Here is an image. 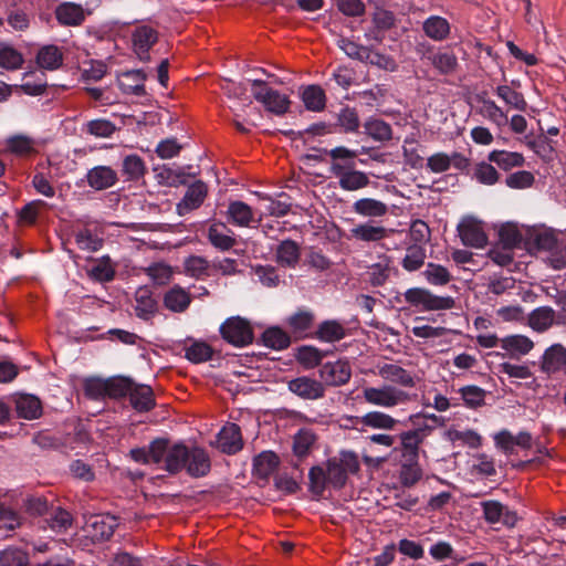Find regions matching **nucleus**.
<instances>
[{
    "label": "nucleus",
    "instance_id": "f3484780",
    "mask_svg": "<svg viewBox=\"0 0 566 566\" xmlns=\"http://www.w3.org/2000/svg\"><path fill=\"white\" fill-rule=\"evenodd\" d=\"M566 347L559 343L545 349L541 358V369L547 375L565 373Z\"/></svg>",
    "mask_w": 566,
    "mask_h": 566
},
{
    "label": "nucleus",
    "instance_id": "9d476101",
    "mask_svg": "<svg viewBox=\"0 0 566 566\" xmlns=\"http://www.w3.org/2000/svg\"><path fill=\"white\" fill-rule=\"evenodd\" d=\"M169 451V443L167 439L154 440L148 449L137 448L130 450V457L134 461L148 464V463H160L167 464V454Z\"/></svg>",
    "mask_w": 566,
    "mask_h": 566
},
{
    "label": "nucleus",
    "instance_id": "ddd939ff",
    "mask_svg": "<svg viewBox=\"0 0 566 566\" xmlns=\"http://www.w3.org/2000/svg\"><path fill=\"white\" fill-rule=\"evenodd\" d=\"M458 232L461 242L467 247L481 249L488 243V235L481 223L473 218L463 219L458 224Z\"/></svg>",
    "mask_w": 566,
    "mask_h": 566
},
{
    "label": "nucleus",
    "instance_id": "6e6552de",
    "mask_svg": "<svg viewBox=\"0 0 566 566\" xmlns=\"http://www.w3.org/2000/svg\"><path fill=\"white\" fill-rule=\"evenodd\" d=\"M318 374L323 385L340 387L350 380L352 366L347 359L340 358L335 361H327L323 364Z\"/></svg>",
    "mask_w": 566,
    "mask_h": 566
},
{
    "label": "nucleus",
    "instance_id": "49530a36",
    "mask_svg": "<svg viewBox=\"0 0 566 566\" xmlns=\"http://www.w3.org/2000/svg\"><path fill=\"white\" fill-rule=\"evenodd\" d=\"M531 250L552 252L557 247V238L549 229L536 230L528 239Z\"/></svg>",
    "mask_w": 566,
    "mask_h": 566
},
{
    "label": "nucleus",
    "instance_id": "7c9ffc66",
    "mask_svg": "<svg viewBox=\"0 0 566 566\" xmlns=\"http://www.w3.org/2000/svg\"><path fill=\"white\" fill-rule=\"evenodd\" d=\"M62 50L53 44L42 46L36 54V63L41 69L54 71L63 64Z\"/></svg>",
    "mask_w": 566,
    "mask_h": 566
},
{
    "label": "nucleus",
    "instance_id": "5701e85b",
    "mask_svg": "<svg viewBox=\"0 0 566 566\" xmlns=\"http://www.w3.org/2000/svg\"><path fill=\"white\" fill-rule=\"evenodd\" d=\"M226 216L229 223L241 228H249L255 221L253 209L240 200L229 203Z\"/></svg>",
    "mask_w": 566,
    "mask_h": 566
},
{
    "label": "nucleus",
    "instance_id": "37998d69",
    "mask_svg": "<svg viewBox=\"0 0 566 566\" xmlns=\"http://www.w3.org/2000/svg\"><path fill=\"white\" fill-rule=\"evenodd\" d=\"M423 31L427 36L434 41H442L450 33V24L447 19L439 15H431L423 22Z\"/></svg>",
    "mask_w": 566,
    "mask_h": 566
},
{
    "label": "nucleus",
    "instance_id": "9b49d317",
    "mask_svg": "<svg viewBox=\"0 0 566 566\" xmlns=\"http://www.w3.org/2000/svg\"><path fill=\"white\" fill-rule=\"evenodd\" d=\"M158 41V32L150 25H138L132 33L133 50L140 61H149V50Z\"/></svg>",
    "mask_w": 566,
    "mask_h": 566
},
{
    "label": "nucleus",
    "instance_id": "20e7f679",
    "mask_svg": "<svg viewBox=\"0 0 566 566\" xmlns=\"http://www.w3.org/2000/svg\"><path fill=\"white\" fill-rule=\"evenodd\" d=\"M252 94L256 102L261 103L265 111L282 116L289 112L291 101L287 95L270 87L262 80H252Z\"/></svg>",
    "mask_w": 566,
    "mask_h": 566
},
{
    "label": "nucleus",
    "instance_id": "79ce46f5",
    "mask_svg": "<svg viewBox=\"0 0 566 566\" xmlns=\"http://www.w3.org/2000/svg\"><path fill=\"white\" fill-rule=\"evenodd\" d=\"M15 410L19 417L36 419L42 412L41 401L32 395H22L15 400Z\"/></svg>",
    "mask_w": 566,
    "mask_h": 566
},
{
    "label": "nucleus",
    "instance_id": "e433bc0d",
    "mask_svg": "<svg viewBox=\"0 0 566 566\" xmlns=\"http://www.w3.org/2000/svg\"><path fill=\"white\" fill-rule=\"evenodd\" d=\"M423 475L419 460H401L399 469V482L405 488H411L417 484Z\"/></svg>",
    "mask_w": 566,
    "mask_h": 566
},
{
    "label": "nucleus",
    "instance_id": "2f4dec72",
    "mask_svg": "<svg viewBox=\"0 0 566 566\" xmlns=\"http://www.w3.org/2000/svg\"><path fill=\"white\" fill-rule=\"evenodd\" d=\"M501 347L511 356L520 357L528 354L534 343L524 335H510L501 339Z\"/></svg>",
    "mask_w": 566,
    "mask_h": 566
},
{
    "label": "nucleus",
    "instance_id": "e2e57ef3",
    "mask_svg": "<svg viewBox=\"0 0 566 566\" xmlns=\"http://www.w3.org/2000/svg\"><path fill=\"white\" fill-rule=\"evenodd\" d=\"M326 353L314 346H302L296 355L297 361L306 368L321 365Z\"/></svg>",
    "mask_w": 566,
    "mask_h": 566
},
{
    "label": "nucleus",
    "instance_id": "c03bdc74",
    "mask_svg": "<svg viewBox=\"0 0 566 566\" xmlns=\"http://www.w3.org/2000/svg\"><path fill=\"white\" fill-rule=\"evenodd\" d=\"M495 95L501 98L509 107L525 112L527 109V102L521 92L513 90L509 85H499L494 90Z\"/></svg>",
    "mask_w": 566,
    "mask_h": 566
},
{
    "label": "nucleus",
    "instance_id": "2eb2a0df",
    "mask_svg": "<svg viewBox=\"0 0 566 566\" xmlns=\"http://www.w3.org/2000/svg\"><path fill=\"white\" fill-rule=\"evenodd\" d=\"M422 59L428 60L431 65L442 75L453 74L458 66L457 55L449 49H427L422 53Z\"/></svg>",
    "mask_w": 566,
    "mask_h": 566
},
{
    "label": "nucleus",
    "instance_id": "c9c22d12",
    "mask_svg": "<svg viewBox=\"0 0 566 566\" xmlns=\"http://www.w3.org/2000/svg\"><path fill=\"white\" fill-rule=\"evenodd\" d=\"M7 151L15 156H29L36 151V142L34 138L18 134L9 137L6 140Z\"/></svg>",
    "mask_w": 566,
    "mask_h": 566
},
{
    "label": "nucleus",
    "instance_id": "39448f33",
    "mask_svg": "<svg viewBox=\"0 0 566 566\" xmlns=\"http://www.w3.org/2000/svg\"><path fill=\"white\" fill-rule=\"evenodd\" d=\"M405 301L421 311H444L455 305L452 296H439L424 287H411L403 293Z\"/></svg>",
    "mask_w": 566,
    "mask_h": 566
},
{
    "label": "nucleus",
    "instance_id": "13d9d810",
    "mask_svg": "<svg viewBox=\"0 0 566 566\" xmlns=\"http://www.w3.org/2000/svg\"><path fill=\"white\" fill-rule=\"evenodd\" d=\"M135 382L127 377H114L106 379L107 397L122 398L132 394Z\"/></svg>",
    "mask_w": 566,
    "mask_h": 566
},
{
    "label": "nucleus",
    "instance_id": "c756f323",
    "mask_svg": "<svg viewBox=\"0 0 566 566\" xmlns=\"http://www.w3.org/2000/svg\"><path fill=\"white\" fill-rule=\"evenodd\" d=\"M347 335L346 327L336 319L323 321L315 332L316 338L325 343H335L345 338Z\"/></svg>",
    "mask_w": 566,
    "mask_h": 566
},
{
    "label": "nucleus",
    "instance_id": "864d4df0",
    "mask_svg": "<svg viewBox=\"0 0 566 566\" xmlns=\"http://www.w3.org/2000/svg\"><path fill=\"white\" fill-rule=\"evenodd\" d=\"M45 521L52 531L64 533L72 526L73 517L70 512L61 507H54Z\"/></svg>",
    "mask_w": 566,
    "mask_h": 566
},
{
    "label": "nucleus",
    "instance_id": "58836bf2",
    "mask_svg": "<svg viewBox=\"0 0 566 566\" xmlns=\"http://www.w3.org/2000/svg\"><path fill=\"white\" fill-rule=\"evenodd\" d=\"M280 459L272 451H263L253 459V472L262 479H266L279 467Z\"/></svg>",
    "mask_w": 566,
    "mask_h": 566
},
{
    "label": "nucleus",
    "instance_id": "5fc2aeb1",
    "mask_svg": "<svg viewBox=\"0 0 566 566\" xmlns=\"http://www.w3.org/2000/svg\"><path fill=\"white\" fill-rule=\"evenodd\" d=\"M472 178L479 184L493 186L499 181L500 174L490 161H480L473 168Z\"/></svg>",
    "mask_w": 566,
    "mask_h": 566
},
{
    "label": "nucleus",
    "instance_id": "412c9836",
    "mask_svg": "<svg viewBox=\"0 0 566 566\" xmlns=\"http://www.w3.org/2000/svg\"><path fill=\"white\" fill-rule=\"evenodd\" d=\"M208 240L212 247L220 251H229L237 243L232 230L223 222H213L210 224L208 228Z\"/></svg>",
    "mask_w": 566,
    "mask_h": 566
},
{
    "label": "nucleus",
    "instance_id": "6ab92c4d",
    "mask_svg": "<svg viewBox=\"0 0 566 566\" xmlns=\"http://www.w3.org/2000/svg\"><path fill=\"white\" fill-rule=\"evenodd\" d=\"M146 74L142 70H130L118 75V86L124 94L143 96L145 91Z\"/></svg>",
    "mask_w": 566,
    "mask_h": 566
},
{
    "label": "nucleus",
    "instance_id": "052dcab7",
    "mask_svg": "<svg viewBox=\"0 0 566 566\" xmlns=\"http://www.w3.org/2000/svg\"><path fill=\"white\" fill-rule=\"evenodd\" d=\"M459 394L464 405L470 409H476L485 403V390L478 386L469 385L461 387Z\"/></svg>",
    "mask_w": 566,
    "mask_h": 566
},
{
    "label": "nucleus",
    "instance_id": "cd10ccee",
    "mask_svg": "<svg viewBox=\"0 0 566 566\" xmlns=\"http://www.w3.org/2000/svg\"><path fill=\"white\" fill-rule=\"evenodd\" d=\"M300 256V245L291 239L283 240L275 250L276 262L284 268H295Z\"/></svg>",
    "mask_w": 566,
    "mask_h": 566
},
{
    "label": "nucleus",
    "instance_id": "0eeeda50",
    "mask_svg": "<svg viewBox=\"0 0 566 566\" xmlns=\"http://www.w3.org/2000/svg\"><path fill=\"white\" fill-rule=\"evenodd\" d=\"M117 518L108 514H95L86 518L83 531L93 543L109 539L117 527Z\"/></svg>",
    "mask_w": 566,
    "mask_h": 566
},
{
    "label": "nucleus",
    "instance_id": "c85d7f7f",
    "mask_svg": "<svg viewBox=\"0 0 566 566\" xmlns=\"http://www.w3.org/2000/svg\"><path fill=\"white\" fill-rule=\"evenodd\" d=\"M130 405L139 412H146L155 407L154 391L150 386L135 384L129 397Z\"/></svg>",
    "mask_w": 566,
    "mask_h": 566
},
{
    "label": "nucleus",
    "instance_id": "8fccbe9b",
    "mask_svg": "<svg viewBox=\"0 0 566 566\" xmlns=\"http://www.w3.org/2000/svg\"><path fill=\"white\" fill-rule=\"evenodd\" d=\"M365 133L377 142H387L392 137L391 126L382 119L369 118L364 124Z\"/></svg>",
    "mask_w": 566,
    "mask_h": 566
},
{
    "label": "nucleus",
    "instance_id": "b1692460",
    "mask_svg": "<svg viewBox=\"0 0 566 566\" xmlns=\"http://www.w3.org/2000/svg\"><path fill=\"white\" fill-rule=\"evenodd\" d=\"M55 18L62 25L75 27L83 23L85 20V12L81 4L63 2L56 7Z\"/></svg>",
    "mask_w": 566,
    "mask_h": 566
},
{
    "label": "nucleus",
    "instance_id": "4d7b16f0",
    "mask_svg": "<svg viewBox=\"0 0 566 566\" xmlns=\"http://www.w3.org/2000/svg\"><path fill=\"white\" fill-rule=\"evenodd\" d=\"M144 272L149 276L156 285H166L172 279V268L164 262L153 263L144 269Z\"/></svg>",
    "mask_w": 566,
    "mask_h": 566
},
{
    "label": "nucleus",
    "instance_id": "dca6fc26",
    "mask_svg": "<svg viewBox=\"0 0 566 566\" xmlns=\"http://www.w3.org/2000/svg\"><path fill=\"white\" fill-rule=\"evenodd\" d=\"M481 506L484 518L490 524L502 523L506 526H514L517 521L516 513L510 511L499 501H484L481 503Z\"/></svg>",
    "mask_w": 566,
    "mask_h": 566
},
{
    "label": "nucleus",
    "instance_id": "393cba45",
    "mask_svg": "<svg viewBox=\"0 0 566 566\" xmlns=\"http://www.w3.org/2000/svg\"><path fill=\"white\" fill-rule=\"evenodd\" d=\"M481 105L478 108V114L488 119L497 127H503L507 124V113L503 111L493 99L479 96Z\"/></svg>",
    "mask_w": 566,
    "mask_h": 566
},
{
    "label": "nucleus",
    "instance_id": "bb28decb",
    "mask_svg": "<svg viewBox=\"0 0 566 566\" xmlns=\"http://www.w3.org/2000/svg\"><path fill=\"white\" fill-rule=\"evenodd\" d=\"M191 303L190 293L179 285L172 286L164 295V305L171 312L182 313Z\"/></svg>",
    "mask_w": 566,
    "mask_h": 566
},
{
    "label": "nucleus",
    "instance_id": "69168bd1",
    "mask_svg": "<svg viewBox=\"0 0 566 566\" xmlns=\"http://www.w3.org/2000/svg\"><path fill=\"white\" fill-rule=\"evenodd\" d=\"M426 260V251L419 245H411L407 249L402 259V268L409 272L419 270Z\"/></svg>",
    "mask_w": 566,
    "mask_h": 566
},
{
    "label": "nucleus",
    "instance_id": "774afa93",
    "mask_svg": "<svg viewBox=\"0 0 566 566\" xmlns=\"http://www.w3.org/2000/svg\"><path fill=\"white\" fill-rule=\"evenodd\" d=\"M28 555L20 548L9 547L0 553V566H27Z\"/></svg>",
    "mask_w": 566,
    "mask_h": 566
},
{
    "label": "nucleus",
    "instance_id": "f257e3e1",
    "mask_svg": "<svg viewBox=\"0 0 566 566\" xmlns=\"http://www.w3.org/2000/svg\"><path fill=\"white\" fill-rule=\"evenodd\" d=\"M377 375L387 384L378 387H364L361 396L365 402L392 409L411 401V395L405 389H412L417 385L416 375L398 363H379Z\"/></svg>",
    "mask_w": 566,
    "mask_h": 566
},
{
    "label": "nucleus",
    "instance_id": "6e6d98bb",
    "mask_svg": "<svg viewBox=\"0 0 566 566\" xmlns=\"http://www.w3.org/2000/svg\"><path fill=\"white\" fill-rule=\"evenodd\" d=\"M116 129L114 123L104 118L92 119L83 126V132L97 138H108Z\"/></svg>",
    "mask_w": 566,
    "mask_h": 566
},
{
    "label": "nucleus",
    "instance_id": "a19ab883",
    "mask_svg": "<svg viewBox=\"0 0 566 566\" xmlns=\"http://www.w3.org/2000/svg\"><path fill=\"white\" fill-rule=\"evenodd\" d=\"M301 96L305 108L311 112H322L326 106V95L319 85L306 86Z\"/></svg>",
    "mask_w": 566,
    "mask_h": 566
},
{
    "label": "nucleus",
    "instance_id": "4be33fe9",
    "mask_svg": "<svg viewBox=\"0 0 566 566\" xmlns=\"http://www.w3.org/2000/svg\"><path fill=\"white\" fill-rule=\"evenodd\" d=\"M207 186L198 180L188 187L182 200L177 205L179 214H185L201 206L207 196Z\"/></svg>",
    "mask_w": 566,
    "mask_h": 566
},
{
    "label": "nucleus",
    "instance_id": "473e14b6",
    "mask_svg": "<svg viewBox=\"0 0 566 566\" xmlns=\"http://www.w3.org/2000/svg\"><path fill=\"white\" fill-rule=\"evenodd\" d=\"M135 313L142 319H149L157 311V302L147 287H139L135 296Z\"/></svg>",
    "mask_w": 566,
    "mask_h": 566
},
{
    "label": "nucleus",
    "instance_id": "4c0bfd02",
    "mask_svg": "<svg viewBox=\"0 0 566 566\" xmlns=\"http://www.w3.org/2000/svg\"><path fill=\"white\" fill-rule=\"evenodd\" d=\"M490 163L496 164L503 170H510L524 165V156L516 151L492 150L488 155Z\"/></svg>",
    "mask_w": 566,
    "mask_h": 566
},
{
    "label": "nucleus",
    "instance_id": "de8ad7c7",
    "mask_svg": "<svg viewBox=\"0 0 566 566\" xmlns=\"http://www.w3.org/2000/svg\"><path fill=\"white\" fill-rule=\"evenodd\" d=\"M261 339L264 346L275 350L285 349L291 344V338L287 333L277 326L265 329Z\"/></svg>",
    "mask_w": 566,
    "mask_h": 566
},
{
    "label": "nucleus",
    "instance_id": "a878e982",
    "mask_svg": "<svg viewBox=\"0 0 566 566\" xmlns=\"http://www.w3.org/2000/svg\"><path fill=\"white\" fill-rule=\"evenodd\" d=\"M391 230L370 222L358 224L350 229V238L363 242H378L386 239Z\"/></svg>",
    "mask_w": 566,
    "mask_h": 566
},
{
    "label": "nucleus",
    "instance_id": "680f3d73",
    "mask_svg": "<svg viewBox=\"0 0 566 566\" xmlns=\"http://www.w3.org/2000/svg\"><path fill=\"white\" fill-rule=\"evenodd\" d=\"M185 273L195 279L208 276L209 262L203 256L190 255L184 262Z\"/></svg>",
    "mask_w": 566,
    "mask_h": 566
},
{
    "label": "nucleus",
    "instance_id": "7ed1b4c3",
    "mask_svg": "<svg viewBox=\"0 0 566 566\" xmlns=\"http://www.w3.org/2000/svg\"><path fill=\"white\" fill-rule=\"evenodd\" d=\"M164 468L170 474H177L186 470L190 476L201 478L210 472L211 461L205 449L200 447L189 448L185 443L178 442L169 446L167 464Z\"/></svg>",
    "mask_w": 566,
    "mask_h": 566
},
{
    "label": "nucleus",
    "instance_id": "72a5a7b5",
    "mask_svg": "<svg viewBox=\"0 0 566 566\" xmlns=\"http://www.w3.org/2000/svg\"><path fill=\"white\" fill-rule=\"evenodd\" d=\"M357 422L371 429L394 430L399 421L382 411H369L360 417Z\"/></svg>",
    "mask_w": 566,
    "mask_h": 566
},
{
    "label": "nucleus",
    "instance_id": "bf43d9fd",
    "mask_svg": "<svg viewBox=\"0 0 566 566\" xmlns=\"http://www.w3.org/2000/svg\"><path fill=\"white\" fill-rule=\"evenodd\" d=\"M185 350V357L193 364L205 363L211 359L213 354V350L209 344L199 340L191 343L186 347Z\"/></svg>",
    "mask_w": 566,
    "mask_h": 566
},
{
    "label": "nucleus",
    "instance_id": "f03ea898",
    "mask_svg": "<svg viewBox=\"0 0 566 566\" xmlns=\"http://www.w3.org/2000/svg\"><path fill=\"white\" fill-rule=\"evenodd\" d=\"M360 470L358 455L354 451L343 450L338 457L329 458L325 468L314 465L308 472V490L315 496H322L326 486L339 490L345 486L348 474H357Z\"/></svg>",
    "mask_w": 566,
    "mask_h": 566
},
{
    "label": "nucleus",
    "instance_id": "a211bd4d",
    "mask_svg": "<svg viewBox=\"0 0 566 566\" xmlns=\"http://www.w3.org/2000/svg\"><path fill=\"white\" fill-rule=\"evenodd\" d=\"M220 450L227 454H234L243 448L241 429L237 423L226 424L218 434Z\"/></svg>",
    "mask_w": 566,
    "mask_h": 566
},
{
    "label": "nucleus",
    "instance_id": "a18cd8bd",
    "mask_svg": "<svg viewBox=\"0 0 566 566\" xmlns=\"http://www.w3.org/2000/svg\"><path fill=\"white\" fill-rule=\"evenodd\" d=\"M555 312L549 306L537 307L528 316V325L536 332L547 331L554 323Z\"/></svg>",
    "mask_w": 566,
    "mask_h": 566
},
{
    "label": "nucleus",
    "instance_id": "4468645a",
    "mask_svg": "<svg viewBox=\"0 0 566 566\" xmlns=\"http://www.w3.org/2000/svg\"><path fill=\"white\" fill-rule=\"evenodd\" d=\"M332 175L338 178L339 187L346 191H356L366 188L370 180L366 172L356 170L355 168L345 169L335 165L332 168Z\"/></svg>",
    "mask_w": 566,
    "mask_h": 566
},
{
    "label": "nucleus",
    "instance_id": "338daca9",
    "mask_svg": "<svg viewBox=\"0 0 566 566\" xmlns=\"http://www.w3.org/2000/svg\"><path fill=\"white\" fill-rule=\"evenodd\" d=\"M24 59L22 54L12 46L0 48V67L6 70H18L22 66Z\"/></svg>",
    "mask_w": 566,
    "mask_h": 566
},
{
    "label": "nucleus",
    "instance_id": "f8f14e48",
    "mask_svg": "<svg viewBox=\"0 0 566 566\" xmlns=\"http://www.w3.org/2000/svg\"><path fill=\"white\" fill-rule=\"evenodd\" d=\"M287 388L291 392L304 400H317L324 397V385L308 376H301L291 379L287 382Z\"/></svg>",
    "mask_w": 566,
    "mask_h": 566
},
{
    "label": "nucleus",
    "instance_id": "0e129e2a",
    "mask_svg": "<svg viewBox=\"0 0 566 566\" xmlns=\"http://www.w3.org/2000/svg\"><path fill=\"white\" fill-rule=\"evenodd\" d=\"M314 314L311 311L300 310L287 318V325L295 334H301L311 328Z\"/></svg>",
    "mask_w": 566,
    "mask_h": 566
},
{
    "label": "nucleus",
    "instance_id": "f704fd0d",
    "mask_svg": "<svg viewBox=\"0 0 566 566\" xmlns=\"http://www.w3.org/2000/svg\"><path fill=\"white\" fill-rule=\"evenodd\" d=\"M353 210L355 213L363 217L378 218L387 213L388 207L380 200L374 198H361L354 202Z\"/></svg>",
    "mask_w": 566,
    "mask_h": 566
},
{
    "label": "nucleus",
    "instance_id": "aec40b11",
    "mask_svg": "<svg viewBox=\"0 0 566 566\" xmlns=\"http://www.w3.org/2000/svg\"><path fill=\"white\" fill-rule=\"evenodd\" d=\"M117 172L109 166H96L86 174L87 185L94 190H105L117 182Z\"/></svg>",
    "mask_w": 566,
    "mask_h": 566
},
{
    "label": "nucleus",
    "instance_id": "1a4fd4ad",
    "mask_svg": "<svg viewBox=\"0 0 566 566\" xmlns=\"http://www.w3.org/2000/svg\"><path fill=\"white\" fill-rule=\"evenodd\" d=\"M431 429V427L424 426L400 433L401 460H419L420 446Z\"/></svg>",
    "mask_w": 566,
    "mask_h": 566
},
{
    "label": "nucleus",
    "instance_id": "09e8293b",
    "mask_svg": "<svg viewBox=\"0 0 566 566\" xmlns=\"http://www.w3.org/2000/svg\"><path fill=\"white\" fill-rule=\"evenodd\" d=\"M316 442V434L307 428L300 429L293 440V451L298 458L306 457L314 443Z\"/></svg>",
    "mask_w": 566,
    "mask_h": 566
},
{
    "label": "nucleus",
    "instance_id": "3c124183",
    "mask_svg": "<svg viewBox=\"0 0 566 566\" xmlns=\"http://www.w3.org/2000/svg\"><path fill=\"white\" fill-rule=\"evenodd\" d=\"M122 171L126 176V180L135 181L144 177L146 166L140 156L132 154L123 159Z\"/></svg>",
    "mask_w": 566,
    "mask_h": 566
},
{
    "label": "nucleus",
    "instance_id": "603ef678",
    "mask_svg": "<svg viewBox=\"0 0 566 566\" xmlns=\"http://www.w3.org/2000/svg\"><path fill=\"white\" fill-rule=\"evenodd\" d=\"M422 275L429 284L434 286L447 285L452 279L451 273L446 266L433 262H429L426 265Z\"/></svg>",
    "mask_w": 566,
    "mask_h": 566
},
{
    "label": "nucleus",
    "instance_id": "ea45409f",
    "mask_svg": "<svg viewBox=\"0 0 566 566\" xmlns=\"http://www.w3.org/2000/svg\"><path fill=\"white\" fill-rule=\"evenodd\" d=\"M323 153L331 158V171L335 165L345 167V169L355 168L356 150H352L345 146H337L332 149H324Z\"/></svg>",
    "mask_w": 566,
    "mask_h": 566
},
{
    "label": "nucleus",
    "instance_id": "423d86ee",
    "mask_svg": "<svg viewBox=\"0 0 566 566\" xmlns=\"http://www.w3.org/2000/svg\"><path fill=\"white\" fill-rule=\"evenodd\" d=\"M220 333L224 340L237 347H243L253 342V331L249 321L240 316L230 317L222 323Z\"/></svg>",
    "mask_w": 566,
    "mask_h": 566
}]
</instances>
